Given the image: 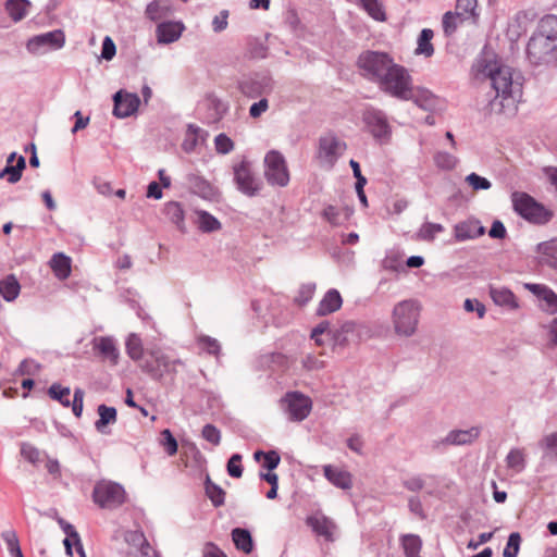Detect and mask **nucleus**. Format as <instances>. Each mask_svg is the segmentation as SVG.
<instances>
[{
	"mask_svg": "<svg viewBox=\"0 0 557 557\" xmlns=\"http://www.w3.org/2000/svg\"><path fill=\"white\" fill-rule=\"evenodd\" d=\"M476 72L490 79L495 96L487 103L490 114L512 117L518 112V103L522 99V77L513 69L505 65L495 57H482L476 61Z\"/></svg>",
	"mask_w": 557,
	"mask_h": 557,
	"instance_id": "nucleus-1",
	"label": "nucleus"
},
{
	"mask_svg": "<svg viewBox=\"0 0 557 557\" xmlns=\"http://www.w3.org/2000/svg\"><path fill=\"white\" fill-rule=\"evenodd\" d=\"M377 87L382 92L397 100L421 104L420 99L416 97L412 76L405 66L396 62L384 75Z\"/></svg>",
	"mask_w": 557,
	"mask_h": 557,
	"instance_id": "nucleus-2",
	"label": "nucleus"
},
{
	"mask_svg": "<svg viewBox=\"0 0 557 557\" xmlns=\"http://www.w3.org/2000/svg\"><path fill=\"white\" fill-rule=\"evenodd\" d=\"M394 63V59L387 52L374 50H366L357 59L361 76L376 86Z\"/></svg>",
	"mask_w": 557,
	"mask_h": 557,
	"instance_id": "nucleus-3",
	"label": "nucleus"
},
{
	"mask_svg": "<svg viewBox=\"0 0 557 557\" xmlns=\"http://www.w3.org/2000/svg\"><path fill=\"white\" fill-rule=\"evenodd\" d=\"M421 307L414 299H406L395 305L392 311L394 331L398 336L411 337L416 334Z\"/></svg>",
	"mask_w": 557,
	"mask_h": 557,
	"instance_id": "nucleus-4",
	"label": "nucleus"
},
{
	"mask_svg": "<svg viewBox=\"0 0 557 557\" xmlns=\"http://www.w3.org/2000/svg\"><path fill=\"white\" fill-rule=\"evenodd\" d=\"M513 210L524 220L534 224H546L553 218V212L547 210L527 193L515 191L511 195Z\"/></svg>",
	"mask_w": 557,
	"mask_h": 557,
	"instance_id": "nucleus-5",
	"label": "nucleus"
},
{
	"mask_svg": "<svg viewBox=\"0 0 557 557\" xmlns=\"http://www.w3.org/2000/svg\"><path fill=\"white\" fill-rule=\"evenodd\" d=\"M233 182L236 189L247 197H256L263 188V182L253 169V164L244 158L233 166Z\"/></svg>",
	"mask_w": 557,
	"mask_h": 557,
	"instance_id": "nucleus-6",
	"label": "nucleus"
},
{
	"mask_svg": "<svg viewBox=\"0 0 557 557\" xmlns=\"http://www.w3.org/2000/svg\"><path fill=\"white\" fill-rule=\"evenodd\" d=\"M527 58L532 65L557 66V44L533 33L527 45Z\"/></svg>",
	"mask_w": 557,
	"mask_h": 557,
	"instance_id": "nucleus-7",
	"label": "nucleus"
},
{
	"mask_svg": "<svg viewBox=\"0 0 557 557\" xmlns=\"http://www.w3.org/2000/svg\"><path fill=\"white\" fill-rule=\"evenodd\" d=\"M92 500L100 508L115 509L125 503L126 492L116 482L101 480L94 486Z\"/></svg>",
	"mask_w": 557,
	"mask_h": 557,
	"instance_id": "nucleus-8",
	"label": "nucleus"
},
{
	"mask_svg": "<svg viewBox=\"0 0 557 557\" xmlns=\"http://www.w3.org/2000/svg\"><path fill=\"white\" fill-rule=\"evenodd\" d=\"M264 177L271 186L285 187L289 183V171L284 156L270 150L264 157Z\"/></svg>",
	"mask_w": 557,
	"mask_h": 557,
	"instance_id": "nucleus-9",
	"label": "nucleus"
},
{
	"mask_svg": "<svg viewBox=\"0 0 557 557\" xmlns=\"http://www.w3.org/2000/svg\"><path fill=\"white\" fill-rule=\"evenodd\" d=\"M280 405L288 420L304 421L311 412L312 400L301 392H287L280 400Z\"/></svg>",
	"mask_w": 557,
	"mask_h": 557,
	"instance_id": "nucleus-10",
	"label": "nucleus"
},
{
	"mask_svg": "<svg viewBox=\"0 0 557 557\" xmlns=\"http://www.w3.org/2000/svg\"><path fill=\"white\" fill-rule=\"evenodd\" d=\"M181 360H171L161 350L150 351L141 361L140 368L153 380L161 381L166 374L176 372L175 364Z\"/></svg>",
	"mask_w": 557,
	"mask_h": 557,
	"instance_id": "nucleus-11",
	"label": "nucleus"
},
{
	"mask_svg": "<svg viewBox=\"0 0 557 557\" xmlns=\"http://www.w3.org/2000/svg\"><path fill=\"white\" fill-rule=\"evenodd\" d=\"M362 122L374 139L381 143H386L391 139L392 127L385 112L382 110L375 108L367 109L362 114Z\"/></svg>",
	"mask_w": 557,
	"mask_h": 557,
	"instance_id": "nucleus-12",
	"label": "nucleus"
},
{
	"mask_svg": "<svg viewBox=\"0 0 557 557\" xmlns=\"http://www.w3.org/2000/svg\"><path fill=\"white\" fill-rule=\"evenodd\" d=\"M65 44V35L61 29H54L36 35L26 42V49L32 54H44L48 51L59 50Z\"/></svg>",
	"mask_w": 557,
	"mask_h": 557,
	"instance_id": "nucleus-13",
	"label": "nucleus"
},
{
	"mask_svg": "<svg viewBox=\"0 0 557 557\" xmlns=\"http://www.w3.org/2000/svg\"><path fill=\"white\" fill-rule=\"evenodd\" d=\"M124 541L129 546L127 557H160L141 530L126 531L124 533Z\"/></svg>",
	"mask_w": 557,
	"mask_h": 557,
	"instance_id": "nucleus-14",
	"label": "nucleus"
},
{
	"mask_svg": "<svg viewBox=\"0 0 557 557\" xmlns=\"http://www.w3.org/2000/svg\"><path fill=\"white\" fill-rule=\"evenodd\" d=\"M345 149L346 144L330 133L319 138L318 158L333 166Z\"/></svg>",
	"mask_w": 557,
	"mask_h": 557,
	"instance_id": "nucleus-15",
	"label": "nucleus"
},
{
	"mask_svg": "<svg viewBox=\"0 0 557 557\" xmlns=\"http://www.w3.org/2000/svg\"><path fill=\"white\" fill-rule=\"evenodd\" d=\"M113 114L119 119H125L134 114L140 104V99L136 94L123 92L119 90L113 96Z\"/></svg>",
	"mask_w": 557,
	"mask_h": 557,
	"instance_id": "nucleus-16",
	"label": "nucleus"
},
{
	"mask_svg": "<svg viewBox=\"0 0 557 557\" xmlns=\"http://www.w3.org/2000/svg\"><path fill=\"white\" fill-rule=\"evenodd\" d=\"M368 333L369 330L364 324L346 321L339 329L332 330L331 337L336 345L346 346L354 336L361 339L362 335Z\"/></svg>",
	"mask_w": 557,
	"mask_h": 557,
	"instance_id": "nucleus-17",
	"label": "nucleus"
},
{
	"mask_svg": "<svg viewBox=\"0 0 557 557\" xmlns=\"http://www.w3.org/2000/svg\"><path fill=\"white\" fill-rule=\"evenodd\" d=\"M525 288L539 298L543 311L549 314L557 312V294L552 288L535 283L525 284Z\"/></svg>",
	"mask_w": 557,
	"mask_h": 557,
	"instance_id": "nucleus-18",
	"label": "nucleus"
},
{
	"mask_svg": "<svg viewBox=\"0 0 557 557\" xmlns=\"http://www.w3.org/2000/svg\"><path fill=\"white\" fill-rule=\"evenodd\" d=\"M306 524L318 536H322L329 542L334 541L333 533L336 530V523L331 518L322 513L308 516L306 518Z\"/></svg>",
	"mask_w": 557,
	"mask_h": 557,
	"instance_id": "nucleus-19",
	"label": "nucleus"
},
{
	"mask_svg": "<svg viewBox=\"0 0 557 557\" xmlns=\"http://www.w3.org/2000/svg\"><path fill=\"white\" fill-rule=\"evenodd\" d=\"M92 348L102 360H108L111 366H116L119 362L120 352L116 347L115 341L111 336H99L92 339Z\"/></svg>",
	"mask_w": 557,
	"mask_h": 557,
	"instance_id": "nucleus-20",
	"label": "nucleus"
},
{
	"mask_svg": "<svg viewBox=\"0 0 557 557\" xmlns=\"http://www.w3.org/2000/svg\"><path fill=\"white\" fill-rule=\"evenodd\" d=\"M481 434V428L471 426L468 430H451L441 441L445 446H461L472 444Z\"/></svg>",
	"mask_w": 557,
	"mask_h": 557,
	"instance_id": "nucleus-21",
	"label": "nucleus"
},
{
	"mask_svg": "<svg viewBox=\"0 0 557 557\" xmlns=\"http://www.w3.org/2000/svg\"><path fill=\"white\" fill-rule=\"evenodd\" d=\"M323 473L326 480L338 488L350 490L352 487V475L347 470L326 465L323 467Z\"/></svg>",
	"mask_w": 557,
	"mask_h": 557,
	"instance_id": "nucleus-22",
	"label": "nucleus"
},
{
	"mask_svg": "<svg viewBox=\"0 0 557 557\" xmlns=\"http://www.w3.org/2000/svg\"><path fill=\"white\" fill-rule=\"evenodd\" d=\"M454 233L457 242H465L484 235L485 227L478 220H469L456 224Z\"/></svg>",
	"mask_w": 557,
	"mask_h": 557,
	"instance_id": "nucleus-23",
	"label": "nucleus"
},
{
	"mask_svg": "<svg viewBox=\"0 0 557 557\" xmlns=\"http://www.w3.org/2000/svg\"><path fill=\"white\" fill-rule=\"evenodd\" d=\"M271 87V79L268 77H249L239 83L240 91L249 97L257 98Z\"/></svg>",
	"mask_w": 557,
	"mask_h": 557,
	"instance_id": "nucleus-24",
	"label": "nucleus"
},
{
	"mask_svg": "<svg viewBox=\"0 0 557 557\" xmlns=\"http://www.w3.org/2000/svg\"><path fill=\"white\" fill-rule=\"evenodd\" d=\"M537 262L552 269H557V239L537 244Z\"/></svg>",
	"mask_w": 557,
	"mask_h": 557,
	"instance_id": "nucleus-25",
	"label": "nucleus"
},
{
	"mask_svg": "<svg viewBox=\"0 0 557 557\" xmlns=\"http://www.w3.org/2000/svg\"><path fill=\"white\" fill-rule=\"evenodd\" d=\"M342 305L343 298L339 292L335 288H331L320 300L315 313L319 317H324L339 310Z\"/></svg>",
	"mask_w": 557,
	"mask_h": 557,
	"instance_id": "nucleus-26",
	"label": "nucleus"
},
{
	"mask_svg": "<svg viewBox=\"0 0 557 557\" xmlns=\"http://www.w3.org/2000/svg\"><path fill=\"white\" fill-rule=\"evenodd\" d=\"M184 30L180 22H163L157 26V38L159 44H171L176 41Z\"/></svg>",
	"mask_w": 557,
	"mask_h": 557,
	"instance_id": "nucleus-27",
	"label": "nucleus"
},
{
	"mask_svg": "<svg viewBox=\"0 0 557 557\" xmlns=\"http://www.w3.org/2000/svg\"><path fill=\"white\" fill-rule=\"evenodd\" d=\"M49 265L59 280H66L71 275L72 260L63 252L54 253L49 261Z\"/></svg>",
	"mask_w": 557,
	"mask_h": 557,
	"instance_id": "nucleus-28",
	"label": "nucleus"
},
{
	"mask_svg": "<svg viewBox=\"0 0 557 557\" xmlns=\"http://www.w3.org/2000/svg\"><path fill=\"white\" fill-rule=\"evenodd\" d=\"M490 296L497 306L507 307L509 309L518 308L515 294L507 287H491Z\"/></svg>",
	"mask_w": 557,
	"mask_h": 557,
	"instance_id": "nucleus-29",
	"label": "nucleus"
},
{
	"mask_svg": "<svg viewBox=\"0 0 557 557\" xmlns=\"http://www.w3.org/2000/svg\"><path fill=\"white\" fill-rule=\"evenodd\" d=\"M99 419L95 422V428L98 432L106 434V426L114 424L117 420V411L114 407H109L101 404L97 408Z\"/></svg>",
	"mask_w": 557,
	"mask_h": 557,
	"instance_id": "nucleus-30",
	"label": "nucleus"
},
{
	"mask_svg": "<svg viewBox=\"0 0 557 557\" xmlns=\"http://www.w3.org/2000/svg\"><path fill=\"white\" fill-rule=\"evenodd\" d=\"M535 33L557 44V15L548 14L542 17Z\"/></svg>",
	"mask_w": 557,
	"mask_h": 557,
	"instance_id": "nucleus-31",
	"label": "nucleus"
},
{
	"mask_svg": "<svg viewBox=\"0 0 557 557\" xmlns=\"http://www.w3.org/2000/svg\"><path fill=\"white\" fill-rule=\"evenodd\" d=\"M232 540L238 550H242L245 554H250L253 550V540L251 533L247 529H233Z\"/></svg>",
	"mask_w": 557,
	"mask_h": 557,
	"instance_id": "nucleus-32",
	"label": "nucleus"
},
{
	"mask_svg": "<svg viewBox=\"0 0 557 557\" xmlns=\"http://www.w3.org/2000/svg\"><path fill=\"white\" fill-rule=\"evenodd\" d=\"M21 285L15 275L9 274L0 281V295L5 301H13L17 298Z\"/></svg>",
	"mask_w": 557,
	"mask_h": 557,
	"instance_id": "nucleus-33",
	"label": "nucleus"
},
{
	"mask_svg": "<svg viewBox=\"0 0 557 557\" xmlns=\"http://www.w3.org/2000/svg\"><path fill=\"white\" fill-rule=\"evenodd\" d=\"M539 446L544 451L542 457L543 460L557 462V432L545 435L539 442Z\"/></svg>",
	"mask_w": 557,
	"mask_h": 557,
	"instance_id": "nucleus-34",
	"label": "nucleus"
},
{
	"mask_svg": "<svg viewBox=\"0 0 557 557\" xmlns=\"http://www.w3.org/2000/svg\"><path fill=\"white\" fill-rule=\"evenodd\" d=\"M29 5L30 2L28 0H7L4 9L14 22H18L27 15Z\"/></svg>",
	"mask_w": 557,
	"mask_h": 557,
	"instance_id": "nucleus-35",
	"label": "nucleus"
},
{
	"mask_svg": "<svg viewBox=\"0 0 557 557\" xmlns=\"http://www.w3.org/2000/svg\"><path fill=\"white\" fill-rule=\"evenodd\" d=\"M506 466L508 469L513 470L516 473H520L525 469V451L523 448H512L506 456Z\"/></svg>",
	"mask_w": 557,
	"mask_h": 557,
	"instance_id": "nucleus-36",
	"label": "nucleus"
},
{
	"mask_svg": "<svg viewBox=\"0 0 557 557\" xmlns=\"http://www.w3.org/2000/svg\"><path fill=\"white\" fill-rule=\"evenodd\" d=\"M406 557H421L422 541L417 534H405L400 539Z\"/></svg>",
	"mask_w": 557,
	"mask_h": 557,
	"instance_id": "nucleus-37",
	"label": "nucleus"
},
{
	"mask_svg": "<svg viewBox=\"0 0 557 557\" xmlns=\"http://www.w3.org/2000/svg\"><path fill=\"white\" fill-rule=\"evenodd\" d=\"M205 491L214 507L218 508L224 505L225 491L218 484L213 483L209 475H207L205 481Z\"/></svg>",
	"mask_w": 557,
	"mask_h": 557,
	"instance_id": "nucleus-38",
	"label": "nucleus"
},
{
	"mask_svg": "<svg viewBox=\"0 0 557 557\" xmlns=\"http://www.w3.org/2000/svg\"><path fill=\"white\" fill-rule=\"evenodd\" d=\"M26 166V160L23 156H20L15 165L7 164L0 171V180L8 176L10 184L17 183L22 177V172Z\"/></svg>",
	"mask_w": 557,
	"mask_h": 557,
	"instance_id": "nucleus-39",
	"label": "nucleus"
},
{
	"mask_svg": "<svg viewBox=\"0 0 557 557\" xmlns=\"http://www.w3.org/2000/svg\"><path fill=\"white\" fill-rule=\"evenodd\" d=\"M164 214L173 222L181 231L184 230V210L183 206L177 201H170L164 207Z\"/></svg>",
	"mask_w": 557,
	"mask_h": 557,
	"instance_id": "nucleus-40",
	"label": "nucleus"
},
{
	"mask_svg": "<svg viewBox=\"0 0 557 557\" xmlns=\"http://www.w3.org/2000/svg\"><path fill=\"white\" fill-rule=\"evenodd\" d=\"M125 347H126V354L128 355V357L134 360V361H139L144 359V347H143V342H141V338L135 334V333H132L128 335L127 339H126V343H125Z\"/></svg>",
	"mask_w": 557,
	"mask_h": 557,
	"instance_id": "nucleus-41",
	"label": "nucleus"
},
{
	"mask_svg": "<svg viewBox=\"0 0 557 557\" xmlns=\"http://www.w3.org/2000/svg\"><path fill=\"white\" fill-rule=\"evenodd\" d=\"M433 35L434 33L430 28H424L421 30L418 38V47L416 49V54H423L426 58L433 55L434 47L431 42Z\"/></svg>",
	"mask_w": 557,
	"mask_h": 557,
	"instance_id": "nucleus-42",
	"label": "nucleus"
},
{
	"mask_svg": "<svg viewBox=\"0 0 557 557\" xmlns=\"http://www.w3.org/2000/svg\"><path fill=\"white\" fill-rule=\"evenodd\" d=\"M253 458L256 461H260L262 458L263 461H262L261 466H262V468L267 469L268 471L275 470L281 462V456L276 450H269V451L257 450L253 454Z\"/></svg>",
	"mask_w": 557,
	"mask_h": 557,
	"instance_id": "nucleus-43",
	"label": "nucleus"
},
{
	"mask_svg": "<svg viewBox=\"0 0 557 557\" xmlns=\"http://www.w3.org/2000/svg\"><path fill=\"white\" fill-rule=\"evenodd\" d=\"M198 227L203 233H212L221 230V222L207 211H198Z\"/></svg>",
	"mask_w": 557,
	"mask_h": 557,
	"instance_id": "nucleus-44",
	"label": "nucleus"
},
{
	"mask_svg": "<svg viewBox=\"0 0 557 557\" xmlns=\"http://www.w3.org/2000/svg\"><path fill=\"white\" fill-rule=\"evenodd\" d=\"M47 394L51 399L59 401L63 407L67 408L71 406L70 387L62 386L60 383H53L48 388Z\"/></svg>",
	"mask_w": 557,
	"mask_h": 557,
	"instance_id": "nucleus-45",
	"label": "nucleus"
},
{
	"mask_svg": "<svg viewBox=\"0 0 557 557\" xmlns=\"http://www.w3.org/2000/svg\"><path fill=\"white\" fill-rule=\"evenodd\" d=\"M361 8L375 21L384 22L386 13L379 0H359Z\"/></svg>",
	"mask_w": 557,
	"mask_h": 557,
	"instance_id": "nucleus-46",
	"label": "nucleus"
},
{
	"mask_svg": "<svg viewBox=\"0 0 557 557\" xmlns=\"http://www.w3.org/2000/svg\"><path fill=\"white\" fill-rule=\"evenodd\" d=\"M444 232V226L440 223L424 222L419 228L416 237L419 240L432 242L435 236Z\"/></svg>",
	"mask_w": 557,
	"mask_h": 557,
	"instance_id": "nucleus-47",
	"label": "nucleus"
},
{
	"mask_svg": "<svg viewBox=\"0 0 557 557\" xmlns=\"http://www.w3.org/2000/svg\"><path fill=\"white\" fill-rule=\"evenodd\" d=\"M476 5L478 0H457L455 13L461 20L478 16V14L475 13Z\"/></svg>",
	"mask_w": 557,
	"mask_h": 557,
	"instance_id": "nucleus-48",
	"label": "nucleus"
},
{
	"mask_svg": "<svg viewBox=\"0 0 557 557\" xmlns=\"http://www.w3.org/2000/svg\"><path fill=\"white\" fill-rule=\"evenodd\" d=\"M202 133L203 131L200 127L189 124L187 127V137L183 143V149L186 152H191L198 145L199 136Z\"/></svg>",
	"mask_w": 557,
	"mask_h": 557,
	"instance_id": "nucleus-49",
	"label": "nucleus"
},
{
	"mask_svg": "<svg viewBox=\"0 0 557 557\" xmlns=\"http://www.w3.org/2000/svg\"><path fill=\"white\" fill-rule=\"evenodd\" d=\"M235 148L234 141L224 133H220L214 137V149L219 154H228Z\"/></svg>",
	"mask_w": 557,
	"mask_h": 557,
	"instance_id": "nucleus-50",
	"label": "nucleus"
},
{
	"mask_svg": "<svg viewBox=\"0 0 557 557\" xmlns=\"http://www.w3.org/2000/svg\"><path fill=\"white\" fill-rule=\"evenodd\" d=\"M521 544V535L519 532H512L508 536V541L506 547L504 548L503 556L504 557H517Z\"/></svg>",
	"mask_w": 557,
	"mask_h": 557,
	"instance_id": "nucleus-51",
	"label": "nucleus"
},
{
	"mask_svg": "<svg viewBox=\"0 0 557 557\" xmlns=\"http://www.w3.org/2000/svg\"><path fill=\"white\" fill-rule=\"evenodd\" d=\"M188 183L194 190L199 191L202 196H209L213 190L212 185L198 175H189Z\"/></svg>",
	"mask_w": 557,
	"mask_h": 557,
	"instance_id": "nucleus-52",
	"label": "nucleus"
},
{
	"mask_svg": "<svg viewBox=\"0 0 557 557\" xmlns=\"http://www.w3.org/2000/svg\"><path fill=\"white\" fill-rule=\"evenodd\" d=\"M198 344L209 355L219 356L221 351L220 343L213 337L202 335L198 338Z\"/></svg>",
	"mask_w": 557,
	"mask_h": 557,
	"instance_id": "nucleus-53",
	"label": "nucleus"
},
{
	"mask_svg": "<svg viewBox=\"0 0 557 557\" xmlns=\"http://www.w3.org/2000/svg\"><path fill=\"white\" fill-rule=\"evenodd\" d=\"M242 455L233 454L227 461L226 470L230 476L239 479L243 475Z\"/></svg>",
	"mask_w": 557,
	"mask_h": 557,
	"instance_id": "nucleus-54",
	"label": "nucleus"
},
{
	"mask_svg": "<svg viewBox=\"0 0 557 557\" xmlns=\"http://www.w3.org/2000/svg\"><path fill=\"white\" fill-rule=\"evenodd\" d=\"M315 287L314 283L302 284L298 290L297 297L295 298V302L299 306L307 305L312 299Z\"/></svg>",
	"mask_w": 557,
	"mask_h": 557,
	"instance_id": "nucleus-55",
	"label": "nucleus"
},
{
	"mask_svg": "<svg viewBox=\"0 0 557 557\" xmlns=\"http://www.w3.org/2000/svg\"><path fill=\"white\" fill-rule=\"evenodd\" d=\"M161 444L169 456H174L177 453L178 444L169 429L161 432Z\"/></svg>",
	"mask_w": 557,
	"mask_h": 557,
	"instance_id": "nucleus-56",
	"label": "nucleus"
},
{
	"mask_svg": "<svg viewBox=\"0 0 557 557\" xmlns=\"http://www.w3.org/2000/svg\"><path fill=\"white\" fill-rule=\"evenodd\" d=\"M466 182L473 190H487L492 186V183L487 178L480 176L474 172L466 176Z\"/></svg>",
	"mask_w": 557,
	"mask_h": 557,
	"instance_id": "nucleus-57",
	"label": "nucleus"
},
{
	"mask_svg": "<svg viewBox=\"0 0 557 557\" xmlns=\"http://www.w3.org/2000/svg\"><path fill=\"white\" fill-rule=\"evenodd\" d=\"M434 162L440 169L451 170L456 165V158L448 152L440 151L434 156Z\"/></svg>",
	"mask_w": 557,
	"mask_h": 557,
	"instance_id": "nucleus-58",
	"label": "nucleus"
},
{
	"mask_svg": "<svg viewBox=\"0 0 557 557\" xmlns=\"http://www.w3.org/2000/svg\"><path fill=\"white\" fill-rule=\"evenodd\" d=\"M201 435L206 441L214 446H218L221 443V432L211 423H208L202 428Z\"/></svg>",
	"mask_w": 557,
	"mask_h": 557,
	"instance_id": "nucleus-59",
	"label": "nucleus"
},
{
	"mask_svg": "<svg viewBox=\"0 0 557 557\" xmlns=\"http://www.w3.org/2000/svg\"><path fill=\"white\" fill-rule=\"evenodd\" d=\"M40 364L33 359H24L17 370L16 373L21 375H35L40 371Z\"/></svg>",
	"mask_w": 557,
	"mask_h": 557,
	"instance_id": "nucleus-60",
	"label": "nucleus"
},
{
	"mask_svg": "<svg viewBox=\"0 0 557 557\" xmlns=\"http://www.w3.org/2000/svg\"><path fill=\"white\" fill-rule=\"evenodd\" d=\"M2 539L4 540L8 550L11 556L21 549L18 537H17L15 531H13V530L4 531L2 533Z\"/></svg>",
	"mask_w": 557,
	"mask_h": 557,
	"instance_id": "nucleus-61",
	"label": "nucleus"
},
{
	"mask_svg": "<svg viewBox=\"0 0 557 557\" xmlns=\"http://www.w3.org/2000/svg\"><path fill=\"white\" fill-rule=\"evenodd\" d=\"M301 364L307 371L321 370L325 367V362L312 354H307L302 357Z\"/></svg>",
	"mask_w": 557,
	"mask_h": 557,
	"instance_id": "nucleus-62",
	"label": "nucleus"
},
{
	"mask_svg": "<svg viewBox=\"0 0 557 557\" xmlns=\"http://www.w3.org/2000/svg\"><path fill=\"white\" fill-rule=\"evenodd\" d=\"M21 455L29 462L37 463L40 460V451L34 445L23 443L21 446Z\"/></svg>",
	"mask_w": 557,
	"mask_h": 557,
	"instance_id": "nucleus-63",
	"label": "nucleus"
},
{
	"mask_svg": "<svg viewBox=\"0 0 557 557\" xmlns=\"http://www.w3.org/2000/svg\"><path fill=\"white\" fill-rule=\"evenodd\" d=\"M457 18H460L456 13H453V12H446L444 15H443V30L445 33V35L447 36H450L451 34H454L457 29V23H456V20Z\"/></svg>",
	"mask_w": 557,
	"mask_h": 557,
	"instance_id": "nucleus-64",
	"label": "nucleus"
}]
</instances>
